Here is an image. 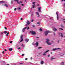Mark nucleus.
<instances>
[{"mask_svg": "<svg viewBox=\"0 0 65 65\" xmlns=\"http://www.w3.org/2000/svg\"><path fill=\"white\" fill-rule=\"evenodd\" d=\"M30 33H31L32 35H35V34H36V33L35 31H33L32 30L30 31Z\"/></svg>", "mask_w": 65, "mask_h": 65, "instance_id": "f257e3e1", "label": "nucleus"}, {"mask_svg": "<svg viewBox=\"0 0 65 65\" xmlns=\"http://www.w3.org/2000/svg\"><path fill=\"white\" fill-rule=\"evenodd\" d=\"M50 31H46L45 32V36H47V35L48 34V33H50Z\"/></svg>", "mask_w": 65, "mask_h": 65, "instance_id": "f03ea898", "label": "nucleus"}, {"mask_svg": "<svg viewBox=\"0 0 65 65\" xmlns=\"http://www.w3.org/2000/svg\"><path fill=\"white\" fill-rule=\"evenodd\" d=\"M46 42L47 43L48 45H51V44H52V43H51L50 42H49L46 41Z\"/></svg>", "mask_w": 65, "mask_h": 65, "instance_id": "7ed1b4c3", "label": "nucleus"}, {"mask_svg": "<svg viewBox=\"0 0 65 65\" xmlns=\"http://www.w3.org/2000/svg\"><path fill=\"white\" fill-rule=\"evenodd\" d=\"M38 11L39 12H41V10H40V9H41V7H38Z\"/></svg>", "mask_w": 65, "mask_h": 65, "instance_id": "20e7f679", "label": "nucleus"}, {"mask_svg": "<svg viewBox=\"0 0 65 65\" xmlns=\"http://www.w3.org/2000/svg\"><path fill=\"white\" fill-rule=\"evenodd\" d=\"M56 13L57 15V20H59V15L58 14V12H56Z\"/></svg>", "mask_w": 65, "mask_h": 65, "instance_id": "39448f33", "label": "nucleus"}, {"mask_svg": "<svg viewBox=\"0 0 65 65\" xmlns=\"http://www.w3.org/2000/svg\"><path fill=\"white\" fill-rule=\"evenodd\" d=\"M36 13L37 15H38V17H40L39 14V13H38V12H36Z\"/></svg>", "mask_w": 65, "mask_h": 65, "instance_id": "423d86ee", "label": "nucleus"}, {"mask_svg": "<svg viewBox=\"0 0 65 65\" xmlns=\"http://www.w3.org/2000/svg\"><path fill=\"white\" fill-rule=\"evenodd\" d=\"M26 29V27H25L23 29L22 31H23V32H25V29Z\"/></svg>", "mask_w": 65, "mask_h": 65, "instance_id": "0eeeda50", "label": "nucleus"}, {"mask_svg": "<svg viewBox=\"0 0 65 65\" xmlns=\"http://www.w3.org/2000/svg\"><path fill=\"white\" fill-rule=\"evenodd\" d=\"M53 30L55 32H56V31H57V29H56L55 28H53Z\"/></svg>", "mask_w": 65, "mask_h": 65, "instance_id": "6e6552de", "label": "nucleus"}, {"mask_svg": "<svg viewBox=\"0 0 65 65\" xmlns=\"http://www.w3.org/2000/svg\"><path fill=\"white\" fill-rule=\"evenodd\" d=\"M14 1H15V2L16 1H17V3H18V4H20V3L19 2V1H18V0H14Z\"/></svg>", "mask_w": 65, "mask_h": 65, "instance_id": "1a4fd4ad", "label": "nucleus"}, {"mask_svg": "<svg viewBox=\"0 0 65 65\" xmlns=\"http://www.w3.org/2000/svg\"><path fill=\"white\" fill-rule=\"evenodd\" d=\"M5 6L6 7H8V5L6 4H4Z\"/></svg>", "mask_w": 65, "mask_h": 65, "instance_id": "9d476101", "label": "nucleus"}, {"mask_svg": "<svg viewBox=\"0 0 65 65\" xmlns=\"http://www.w3.org/2000/svg\"><path fill=\"white\" fill-rule=\"evenodd\" d=\"M36 45L37 46L38 45V42H37L36 43H35Z\"/></svg>", "mask_w": 65, "mask_h": 65, "instance_id": "9b49d317", "label": "nucleus"}, {"mask_svg": "<svg viewBox=\"0 0 65 65\" xmlns=\"http://www.w3.org/2000/svg\"><path fill=\"white\" fill-rule=\"evenodd\" d=\"M25 41L26 42H28L29 41V39H27L25 40Z\"/></svg>", "mask_w": 65, "mask_h": 65, "instance_id": "f8f14e48", "label": "nucleus"}, {"mask_svg": "<svg viewBox=\"0 0 65 65\" xmlns=\"http://www.w3.org/2000/svg\"><path fill=\"white\" fill-rule=\"evenodd\" d=\"M13 50L12 48H9V51H12Z\"/></svg>", "mask_w": 65, "mask_h": 65, "instance_id": "ddd939ff", "label": "nucleus"}, {"mask_svg": "<svg viewBox=\"0 0 65 65\" xmlns=\"http://www.w3.org/2000/svg\"><path fill=\"white\" fill-rule=\"evenodd\" d=\"M46 40L47 41H48V42L50 41V40L48 38L46 39Z\"/></svg>", "mask_w": 65, "mask_h": 65, "instance_id": "4468645a", "label": "nucleus"}, {"mask_svg": "<svg viewBox=\"0 0 65 65\" xmlns=\"http://www.w3.org/2000/svg\"><path fill=\"white\" fill-rule=\"evenodd\" d=\"M43 63H44V62L43 61H41V64H42V65L43 64Z\"/></svg>", "mask_w": 65, "mask_h": 65, "instance_id": "2eb2a0df", "label": "nucleus"}, {"mask_svg": "<svg viewBox=\"0 0 65 65\" xmlns=\"http://www.w3.org/2000/svg\"><path fill=\"white\" fill-rule=\"evenodd\" d=\"M57 50V49L55 48H53V50L52 51H56Z\"/></svg>", "mask_w": 65, "mask_h": 65, "instance_id": "dca6fc26", "label": "nucleus"}, {"mask_svg": "<svg viewBox=\"0 0 65 65\" xmlns=\"http://www.w3.org/2000/svg\"><path fill=\"white\" fill-rule=\"evenodd\" d=\"M23 35H22L21 36V39H23Z\"/></svg>", "mask_w": 65, "mask_h": 65, "instance_id": "f3484780", "label": "nucleus"}, {"mask_svg": "<svg viewBox=\"0 0 65 65\" xmlns=\"http://www.w3.org/2000/svg\"><path fill=\"white\" fill-rule=\"evenodd\" d=\"M60 64H61V65H64V62H62V63H61Z\"/></svg>", "mask_w": 65, "mask_h": 65, "instance_id": "a211bd4d", "label": "nucleus"}, {"mask_svg": "<svg viewBox=\"0 0 65 65\" xmlns=\"http://www.w3.org/2000/svg\"><path fill=\"white\" fill-rule=\"evenodd\" d=\"M30 24V22H29L28 24H27L25 26H28V25H29Z\"/></svg>", "mask_w": 65, "mask_h": 65, "instance_id": "6ab92c4d", "label": "nucleus"}, {"mask_svg": "<svg viewBox=\"0 0 65 65\" xmlns=\"http://www.w3.org/2000/svg\"><path fill=\"white\" fill-rule=\"evenodd\" d=\"M61 27L62 28H64V26H63V25H62V24H61Z\"/></svg>", "mask_w": 65, "mask_h": 65, "instance_id": "aec40b11", "label": "nucleus"}, {"mask_svg": "<svg viewBox=\"0 0 65 65\" xmlns=\"http://www.w3.org/2000/svg\"><path fill=\"white\" fill-rule=\"evenodd\" d=\"M25 28H27V29L28 30V29H29V27H25Z\"/></svg>", "mask_w": 65, "mask_h": 65, "instance_id": "412c9836", "label": "nucleus"}, {"mask_svg": "<svg viewBox=\"0 0 65 65\" xmlns=\"http://www.w3.org/2000/svg\"><path fill=\"white\" fill-rule=\"evenodd\" d=\"M49 52V50H47L44 53H47V52Z\"/></svg>", "mask_w": 65, "mask_h": 65, "instance_id": "4be33fe9", "label": "nucleus"}, {"mask_svg": "<svg viewBox=\"0 0 65 65\" xmlns=\"http://www.w3.org/2000/svg\"><path fill=\"white\" fill-rule=\"evenodd\" d=\"M60 36L62 37H63V35L62 34V33L61 34V35Z\"/></svg>", "mask_w": 65, "mask_h": 65, "instance_id": "5701e85b", "label": "nucleus"}, {"mask_svg": "<svg viewBox=\"0 0 65 65\" xmlns=\"http://www.w3.org/2000/svg\"><path fill=\"white\" fill-rule=\"evenodd\" d=\"M4 33L5 34H6V33H7V31H5L4 32Z\"/></svg>", "mask_w": 65, "mask_h": 65, "instance_id": "b1692460", "label": "nucleus"}, {"mask_svg": "<svg viewBox=\"0 0 65 65\" xmlns=\"http://www.w3.org/2000/svg\"><path fill=\"white\" fill-rule=\"evenodd\" d=\"M4 3L3 1H1L0 2V3Z\"/></svg>", "mask_w": 65, "mask_h": 65, "instance_id": "393cba45", "label": "nucleus"}, {"mask_svg": "<svg viewBox=\"0 0 65 65\" xmlns=\"http://www.w3.org/2000/svg\"><path fill=\"white\" fill-rule=\"evenodd\" d=\"M40 23L39 22H37V24H38V25H40Z\"/></svg>", "mask_w": 65, "mask_h": 65, "instance_id": "a878e982", "label": "nucleus"}, {"mask_svg": "<svg viewBox=\"0 0 65 65\" xmlns=\"http://www.w3.org/2000/svg\"><path fill=\"white\" fill-rule=\"evenodd\" d=\"M35 6V5H32L33 8H34Z\"/></svg>", "mask_w": 65, "mask_h": 65, "instance_id": "bb28decb", "label": "nucleus"}, {"mask_svg": "<svg viewBox=\"0 0 65 65\" xmlns=\"http://www.w3.org/2000/svg\"><path fill=\"white\" fill-rule=\"evenodd\" d=\"M59 30H63V29L62 28H59Z\"/></svg>", "mask_w": 65, "mask_h": 65, "instance_id": "cd10ccee", "label": "nucleus"}, {"mask_svg": "<svg viewBox=\"0 0 65 65\" xmlns=\"http://www.w3.org/2000/svg\"><path fill=\"white\" fill-rule=\"evenodd\" d=\"M39 30H40V31H42V29L41 28H40Z\"/></svg>", "mask_w": 65, "mask_h": 65, "instance_id": "c85d7f7f", "label": "nucleus"}, {"mask_svg": "<svg viewBox=\"0 0 65 65\" xmlns=\"http://www.w3.org/2000/svg\"><path fill=\"white\" fill-rule=\"evenodd\" d=\"M21 9V8L19 7L17 8V9H18V10H20V9Z\"/></svg>", "mask_w": 65, "mask_h": 65, "instance_id": "c756f323", "label": "nucleus"}, {"mask_svg": "<svg viewBox=\"0 0 65 65\" xmlns=\"http://www.w3.org/2000/svg\"><path fill=\"white\" fill-rule=\"evenodd\" d=\"M42 48V47H39L38 48V49H40V48Z\"/></svg>", "mask_w": 65, "mask_h": 65, "instance_id": "7c9ffc66", "label": "nucleus"}, {"mask_svg": "<svg viewBox=\"0 0 65 65\" xmlns=\"http://www.w3.org/2000/svg\"><path fill=\"white\" fill-rule=\"evenodd\" d=\"M46 55V54H45V53H44L43 54V56H45Z\"/></svg>", "mask_w": 65, "mask_h": 65, "instance_id": "2f4dec72", "label": "nucleus"}, {"mask_svg": "<svg viewBox=\"0 0 65 65\" xmlns=\"http://www.w3.org/2000/svg\"><path fill=\"white\" fill-rule=\"evenodd\" d=\"M22 39V40L20 41V42H22V41H23V39Z\"/></svg>", "mask_w": 65, "mask_h": 65, "instance_id": "473e14b6", "label": "nucleus"}, {"mask_svg": "<svg viewBox=\"0 0 65 65\" xmlns=\"http://www.w3.org/2000/svg\"><path fill=\"white\" fill-rule=\"evenodd\" d=\"M55 59V58H51V60H53V59Z\"/></svg>", "mask_w": 65, "mask_h": 65, "instance_id": "72a5a7b5", "label": "nucleus"}, {"mask_svg": "<svg viewBox=\"0 0 65 65\" xmlns=\"http://www.w3.org/2000/svg\"><path fill=\"white\" fill-rule=\"evenodd\" d=\"M12 0L11 2V4H12V3H13L12 2Z\"/></svg>", "mask_w": 65, "mask_h": 65, "instance_id": "f704fd0d", "label": "nucleus"}, {"mask_svg": "<svg viewBox=\"0 0 65 65\" xmlns=\"http://www.w3.org/2000/svg\"><path fill=\"white\" fill-rule=\"evenodd\" d=\"M32 45H36V44L35 43H32Z\"/></svg>", "mask_w": 65, "mask_h": 65, "instance_id": "c9c22d12", "label": "nucleus"}, {"mask_svg": "<svg viewBox=\"0 0 65 65\" xmlns=\"http://www.w3.org/2000/svg\"><path fill=\"white\" fill-rule=\"evenodd\" d=\"M17 10V8H15L14 9V11H15V10Z\"/></svg>", "mask_w": 65, "mask_h": 65, "instance_id": "e433bc0d", "label": "nucleus"}, {"mask_svg": "<svg viewBox=\"0 0 65 65\" xmlns=\"http://www.w3.org/2000/svg\"><path fill=\"white\" fill-rule=\"evenodd\" d=\"M53 34H54V36L56 35V33H55V32H54Z\"/></svg>", "mask_w": 65, "mask_h": 65, "instance_id": "4c0bfd02", "label": "nucleus"}, {"mask_svg": "<svg viewBox=\"0 0 65 65\" xmlns=\"http://www.w3.org/2000/svg\"><path fill=\"white\" fill-rule=\"evenodd\" d=\"M9 34V32H8L7 33V34L8 35V34Z\"/></svg>", "mask_w": 65, "mask_h": 65, "instance_id": "58836bf2", "label": "nucleus"}, {"mask_svg": "<svg viewBox=\"0 0 65 65\" xmlns=\"http://www.w3.org/2000/svg\"><path fill=\"white\" fill-rule=\"evenodd\" d=\"M25 55V54H22V56H24Z\"/></svg>", "mask_w": 65, "mask_h": 65, "instance_id": "ea45409f", "label": "nucleus"}, {"mask_svg": "<svg viewBox=\"0 0 65 65\" xmlns=\"http://www.w3.org/2000/svg\"><path fill=\"white\" fill-rule=\"evenodd\" d=\"M34 21V20L32 19L31 20V22H33Z\"/></svg>", "mask_w": 65, "mask_h": 65, "instance_id": "a19ab883", "label": "nucleus"}, {"mask_svg": "<svg viewBox=\"0 0 65 65\" xmlns=\"http://www.w3.org/2000/svg\"><path fill=\"white\" fill-rule=\"evenodd\" d=\"M47 56L48 57H50V55H48Z\"/></svg>", "mask_w": 65, "mask_h": 65, "instance_id": "79ce46f5", "label": "nucleus"}, {"mask_svg": "<svg viewBox=\"0 0 65 65\" xmlns=\"http://www.w3.org/2000/svg\"><path fill=\"white\" fill-rule=\"evenodd\" d=\"M29 21H28L26 23V24H28V23H29Z\"/></svg>", "mask_w": 65, "mask_h": 65, "instance_id": "37998d69", "label": "nucleus"}, {"mask_svg": "<svg viewBox=\"0 0 65 65\" xmlns=\"http://www.w3.org/2000/svg\"><path fill=\"white\" fill-rule=\"evenodd\" d=\"M10 43H12V41H10Z\"/></svg>", "mask_w": 65, "mask_h": 65, "instance_id": "c03bdc74", "label": "nucleus"}, {"mask_svg": "<svg viewBox=\"0 0 65 65\" xmlns=\"http://www.w3.org/2000/svg\"><path fill=\"white\" fill-rule=\"evenodd\" d=\"M20 2L21 3H23V2L22 1H20Z\"/></svg>", "mask_w": 65, "mask_h": 65, "instance_id": "a18cd8bd", "label": "nucleus"}, {"mask_svg": "<svg viewBox=\"0 0 65 65\" xmlns=\"http://www.w3.org/2000/svg\"><path fill=\"white\" fill-rule=\"evenodd\" d=\"M2 53L3 54H4V51H3Z\"/></svg>", "mask_w": 65, "mask_h": 65, "instance_id": "49530a36", "label": "nucleus"}, {"mask_svg": "<svg viewBox=\"0 0 65 65\" xmlns=\"http://www.w3.org/2000/svg\"><path fill=\"white\" fill-rule=\"evenodd\" d=\"M35 2H32V4H35Z\"/></svg>", "mask_w": 65, "mask_h": 65, "instance_id": "de8ad7c7", "label": "nucleus"}, {"mask_svg": "<svg viewBox=\"0 0 65 65\" xmlns=\"http://www.w3.org/2000/svg\"><path fill=\"white\" fill-rule=\"evenodd\" d=\"M5 29L6 30H7V28H6V27H5Z\"/></svg>", "mask_w": 65, "mask_h": 65, "instance_id": "09e8293b", "label": "nucleus"}, {"mask_svg": "<svg viewBox=\"0 0 65 65\" xmlns=\"http://www.w3.org/2000/svg\"><path fill=\"white\" fill-rule=\"evenodd\" d=\"M51 41V42H52L53 43H54V41Z\"/></svg>", "mask_w": 65, "mask_h": 65, "instance_id": "8fccbe9b", "label": "nucleus"}, {"mask_svg": "<svg viewBox=\"0 0 65 65\" xmlns=\"http://www.w3.org/2000/svg\"><path fill=\"white\" fill-rule=\"evenodd\" d=\"M28 60V58H25L26 60Z\"/></svg>", "mask_w": 65, "mask_h": 65, "instance_id": "3c124183", "label": "nucleus"}, {"mask_svg": "<svg viewBox=\"0 0 65 65\" xmlns=\"http://www.w3.org/2000/svg\"><path fill=\"white\" fill-rule=\"evenodd\" d=\"M21 20H23V18H21Z\"/></svg>", "mask_w": 65, "mask_h": 65, "instance_id": "603ef678", "label": "nucleus"}, {"mask_svg": "<svg viewBox=\"0 0 65 65\" xmlns=\"http://www.w3.org/2000/svg\"><path fill=\"white\" fill-rule=\"evenodd\" d=\"M23 64V63H20L19 64H20H20Z\"/></svg>", "mask_w": 65, "mask_h": 65, "instance_id": "864d4df0", "label": "nucleus"}, {"mask_svg": "<svg viewBox=\"0 0 65 65\" xmlns=\"http://www.w3.org/2000/svg\"><path fill=\"white\" fill-rule=\"evenodd\" d=\"M6 36H8V35H7V34H6Z\"/></svg>", "mask_w": 65, "mask_h": 65, "instance_id": "5fc2aeb1", "label": "nucleus"}, {"mask_svg": "<svg viewBox=\"0 0 65 65\" xmlns=\"http://www.w3.org/2000/svg\"><path fill=\"white\" fill-rule=\"evenodd\" d=\"M4 51H7V50H6V49H5V50H4Z\"/></svg>", "mask_w": 65, "mask_h": 65, "instance_id": "6e6d98bb", "label": "nucleus"}, {"mask_svg": "<svg viewBox=\"0 0 65 65\" xmlns=\"http://www.w3.org/2000/svg\"><path fill=\"white\" fill-rule=\"evenodd\" d=\"M21 5H22V6H24V4H21Z\"/></svg>", "mask_w": 65, "mask_h": 65, "instance_id": "4d7b16f0", "label": "nucleus"}, {"mask_svg": "<svg viewBox=\"0 0 65 65\" xmlns=\"http://www.w3.org/2000/svg\"><path fill=\"white\" fill-rule=\"evenodd\" d=\"M63 22H64V23H65V21H63Z\"/></svg>", "mask_w": 65, "mask_h": 65, "instance_id": "13d9d810", "label": "nucleus"}, {"mask_svg": "<svg viewBox=\"0 0 65 65\" xmlns=\"http://www.w3.org/2000/svg\"><path fill=\"white\" fill-rule=\"evenodd\" d=\"M63 6H65V4H64Z\"/></svg>", "mask_w": 65, "mask_h": 65, "instance_id": "bf43d9fd", "label": "nucleus"}, {"mask_svg": "<svg viewBox=\"0 0 65 65\" xmlns=\"http://www.w3.org/2000/svg\"><path fill=\"white\" fill-rule=\"evenodd\" d=\"M57 49H58V50H60V48H57Z\"/></svg>", "mask_w": 65, "mask_h": 65, "instance_id": "052dcab7", "label": "nucleus"}, {"mask_svg": "<svg viewBox=\"0 0 65 65\" xmlns=\"http://www.w3.org/2000/svg\"><path fill=\"white\" fill-rule=\"evenodd\" d=\"M32 57H31V58H30V59H31V60H32Z\"/></svg>", "mask_w": 65, "mask_h": 65, "instance_id": "680f3d73", "label": "nucleus"}, {"mask_svg": "<svg viewBox=\"0 0 65 65\" xmlns=\"http://www.w3.org/2000/svg\"><path fill=\"white\" fill-rule=\"evenodd\" d=\"M25 2H27V1H27V0H25Z\"/></svg>", "mask_w": 65, "mask_h": 65, "instance_id": "e2e57ef3", "label": "nucleus"}, {"mask_svg": "<svg viewBox=\"0 0 65 65\" xmlns=\"http://www.w3.org/2000/svg\"><path fill=\"white\" fill-rule=\"evenodd\" d=\"M37 6H39V4H38V5H37Z\"/></svg>", "mask_w": 65, "mask_h": 65, "instance_id": "0e129e2a", "label": "nucleus"}, {"mask_svg": "<svg viewBox=\"0 0 65 65\" xmlns=\"http://www.w3.org/2000/svg\"><path fill=\"white\" fill-rule=\"evenodd\" d=\"M32 26L33 27H35V26H34V25H33V26Z\"/></svg>", "mask_w": 65, "mask_h": 65, "instance_id": "69168bd1", "label": "nucleus"}, {"mask_svg": "<svg viewBox=\"0 0 65 65\" xmlns=\"http://www.w3.org/2000/svg\"><path fill=\"white\" fill-rule=\"evenodd\" d=\"M3 32L1 33V34H3Z\"/></svg>", "mask_w": 65, "mask_h": 65, "instance_id": "338daca9", "label": "nucleus"}, {"mask_svg": "<svg viewBox=\"0 0 65 65\" xmlns=\"http://www.w3.org/2000/svg\"><path fill=\"white\" fill-rule=\"evenodd\" d=\"M58 42H60L59 41H58Z\"/></svg>", "mask_w": 65, "mask_h": 65, "instance_id": "774afa93", "label": "nucleus"}]
</instances>
